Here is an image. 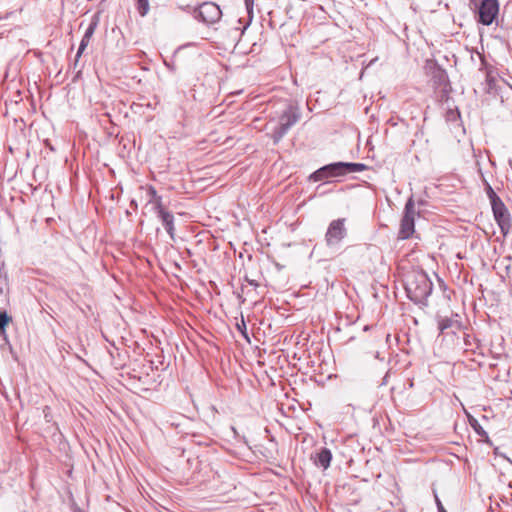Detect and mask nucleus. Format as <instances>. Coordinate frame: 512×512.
<instances>
[{"instance_id":"4be33fe9","label":"nucleus","mask_w":512,"mask_h":512,"mask_svg":"<svg viewBox=\"0 0 512 512\" xmlns=\"http://www.w3.org/2000/svg\"><path fill=\"white\" fill-rule=\"evenodd\" d=\"M249 15L252 14L254 0H244Z\"/></svg>"},{"instance_id":"aec40b11","label":"nucleus","mask_w":512,"mask_h":512,"mask_svg":"<svg viewBox=\"0 0 512 512\" xmlns=\"http://www.w3.org/2000/svg\"><path fill=\"white\" fill-rule=\"evenodd\" d=\"M11 318L8 316L6 311H0V331H4L5 327L10 322Z\"/></svg>"},{"instance_id":"6e6552de","label":"nucleus","mask_w":512,"mask_h":512,"mask_svg":"<svg viewBox=\"0 0 512 512\" xmlns=\"http://www.w3.org/2000/svg\"><path fill=\"white\" fill-rule=\"evenodd\" d=\"M344 176V170L342 162H334L324 165L314 171L310 176L309 180L313 182L323 181L333 177Z\"/></svg>"},{"instance_id":"423d86ee","label":"nucleus","mask_w":512,"mask_h":512,"mask_svg":"<svg viewBox=\"0 0 512 512\" xmlns=\"http://www.w3.org/2000/svg\"><path fill=\"white\" fill-rule=\"evenodd\" d=\"M493 217L497 223V225L500 228L501 233L503 236H506L512 227V219L511 214L504 204V202L501 200L496 201L495 203L491 204Z\"/></svg>"},{"instance_id":"39448f33","label":"nucleus","mask_w":512,"mask_h":512,"mask_svg":"<svg viewBox=\"0 0 512 512\" xmlns=\"http://www.w3.org/2000/svg\"><path fill=\"white\" fill-rule=\"evenodd\" d=\"M416 214L417 213L415 211V203H414L413 197L411 196L405 204L404 214L401 219L400 230H399V238L400 239H408L413 235V233L415 231V216H416Z\"/></svg>"},{"instance_id":"f257e3e1","label":"nucleus","mask_w":512,"mask_h":512,"mask_svg":"<svg viewBox=\"0 0 512 512\" xmlns=\"http://www.w3.org/2000/svg\"><path fill=\"white\" fill-rule=\"evenodd\" d=\"M433 284L426 273L420 272L409 276L405 283L407 297L415 304L426 305L432 292Z\"/></svg>"},{"instance_id":"f8f14e48","label":"nucleus","mask_w":512,"mask_h":512,"mask_svg":"<svg viewBox=\"0 0 512 512\" xmlns=\"http://www.w3.org/2000/svg\"><path fill=\"white\" fill-rule=\"evenodd\" d=\"M311 459L317 467H321L323 470H326L332 461V452L330 449L322 447L315 453V455L311 456Z\"/></svg>"},{"instance_id":"0eeeda50","label":"nucleus","mask_w":512,"mask_h":512,"mask_svg":"<svg viewBox=\"0 0 512 512\" xmlns=\"http://www.w3.org/2000/svg\"><path fill=\"white\" fill-rule=\"evenodd\" d=\"M345 218L333 220L326 231L325 241L328 247H336L347 236Z\"/></svg>"},{"instance_id":"2eb2a0df","label":"nucleus","mask_w":512,"mask_h":512,"mask_svg":"<svg viewBox=\"0 0 512 512\" xmlns=\"http://www.w3.org/2000/svg\"><path fill=\"white\" fill-rule=\"evenodd\" d=\"M463 340H464V345H465L467 350L471 349L473 352H475V349L473 348L474 345H475L476 349L480 348L479 340L476 339L475 337H472L471 335H469L467 333H464Z\"/></svg>"},{"instance_id":"393cba45","label":"nucleus","mask_w":512,"mask_h":512,"mask_svg":"<svg viewBox=\"0 0 512 512\" xmlns=\"http://www.w3.org/2000/svg\"><path fill=\"white\" fill-rule=\"evenodd\" d=\"M242 327L245 329L246 328V325H245V322L244 320L242 319Z\"/></svg>"},{"instance_id":"4468645a","label":"nucleus","mask_w":512,"mask_h":512,"mask_svg":"<svg viewBox=\"0 0 512 512\" xmlns=\"http://www.w3.org/2000/svg\"><path fill=\"white\" fill-rule=\"evenodd\" d=\"M468 421H469V424L470 426L473 428V430L475 431V433L481 437H485L488 439V435L486 433V431L484 430V428L479 424L478 420L476 418H474L473 416H468Z\"/></svg>"},{"instance_id":"412c9836","label":"nucleus","mask_w":512,"mask_h":512,"mask_svg":"<svg viewBox=\"0 0 512 512\" xmlns=\"http://www.w3.org/2000/svg\"><path fill=\"white\" fill-rule=\"evenodd\" d=\"M434 496H435V503H436L438 512H447L446 509L444 508L441 500L439 499L438 495L435 493Z\"/></svg>"},{"instance_id":"dca6fc26","label":"nucleus","mask_w":512,"mask_h":512,"mask_svg":"<svg viewBox=\"0 0 512 512\" xmlns=\"http://www.w3.org/2000/svg\"><path fill=\"white\" fill-rule=\"evenodd\" d=\"M484 186H485L484 189H485V192L487 194V197L490 200V204H493L496 201L501 200V198L496 194V192L494 191L492 186L486 180H484Z\"/></svg>"},{"instance_id":"f03ea898","label":"nucleus","mask_w":512,"mask_h":512,"mask_svg":"<svg viewBox=\"0 0 512 512\" xmlns=\"http://www.w3.org/2000/svg\"><path fill=\"white\" fill-rule=\"evenodd\" d=\"M302 116L301 109L297 103H289L281 113L278 125L273 129L271 138L274 144L279 143L288 131L300 121Z\"/></svg>"},{"instance_id":"ddd939ff","label":"nucleus","mask_w":512,"mask_h":512,"mask_svg":"<svg viewBox=\"0 0 512 512\" xmlns=\"http://www.w3.org/2000/svg\"><path fill=\"white\" fill-rule=\"evenodd\" d=\"M344 176L347 174L362 172L367 169V166L363 163H352V162H342Z\"/></svg>"},{"instance_id":"9d476101","label":"nucleus","mask_w":512,"mask_h":512,"mask_svg":"<svg viewBox=\"0 0 512 512\" xmlns=\"http://www.w3.org/2000/svg\"><path fill=\"white\" fill-rule=\"evenodd\" d=\"M438 329L441 334H453L456 335L462 329V322L458 314L452 315L451 317L437 318Z\"/></svg>"},{"instance_id":"20e7f679","label":"nucleus","mask_w":512,"mask_h":512,"mask_svg":"<svg viewBox=\"0 0 512 512\" xmlns=\"http://www.w3.org/2000/svg\"><path fill=\"white\" fill-rule=\"evenodd\" d=\"M221 16L220 7L214 2H204L193 9V17L207 25L218 22Z\"/></svg>"},{"instance_id":"a878e982","label":"nucleus","mask_w":512,"mask_h":512,"mask_svg":"<svg viewBox=\"0 0 512 512\" xmlns=\"http://www.w3.org/2000/svg\"><path fill=\"white\" fill-rule=\"evenodd\" d=\"M74 512H83V511H82V510H80V509H77V510H75Z\"/></svg>"},{"instance_id":"6ab92c4d","label":"nucleus","mask_w":512,"mask_h":512,"mask_svg":"<svg viewBox=\"0 0 512 512\" xmlns=\"http://www.w3.org/2000/svg\"><path fill=\"white\" fill-rule=\"evenodd\" d=\"M97 25H98V18L94 17L92 19V21L90 22V24L88 25V27H87V29H86V31H85L83 36L86 37V38H90L91 39L93 34H94V32H95V30H96V28H97Z\"/></svg>"},{"instance_id":"1a4fd4ad","label":"nucleus","mask_w":512,"mask_h":512,"mask_svg":"<svg viewBox=\"0 0 512 512\" xmlns=\"http://www.w3.org/2000/svg\"><path fill=\"white\" fill-rule=\"evenodd\" d=\"M499 12L497 0H482L478 8V21L483 25H491Z\"/></svg>"},{"instance_id":"a211bd4d","label":"nucleus","mask_w":512,"mask_h":512,"mask_svg":"<svg viewBox=\"0 0 512 512\" xmlns=\"http://www.w3.org/2000/svg\"><path fill=\"white\" fill-rule=\"evenodd\" d=\"M137 11L143 17L147 15L149 11V2L148 0H136Z\"/></svg>"},{"instance_id":"b1692460","label":"nucleus","mask_w":512,"mask_h":512,"mask_svg":"<svg viewBox=\"0 0 512 512\" xmlns=\"http://www.w3.org/2000/svg\"><path fill=\"white\" fill-rule=\"evenodd\" d=\"M492 80H493L492 78L487 77V81H488L489 85H491Z\"/></svg>"},{"instance_id":"f3484780","label":"nucleus","mask_w":512,"mask_h":512,"mask_svg":"<svg viewBox=\"0 0 512 512\" xmlns=\"http://www.w3.org/2000/svg\"><path fill=\"white\" fill-rule=\"evenodd\" d=\"M90 42V38L82 37V40L80 42L78 51L76 53L75 61H74V68L77 67L79 58L81 57L82 53L85 51L86 47L88 46Z\"/></svg>"},{"instance_id":"7ed1b4c3","label":"nucleus","mask_w":512,"mask_h":512,"mask_svg":"<svg viewBox=\"0 0 512 512\" xmlns=\"http://www.w3.org/2000/svg\"><path fill=\"white\" fill-rule=\"evenodd\" d=\"M150 195L149 203L153 204V210L157 214V217L161 220L166 232L170 238L174 240L175 226H174V215L167 211L162 202V197L157 194L154 187L150 186L148 189Z\"/></svg>"},{"instance_id":"9b49d317","label":"nucleus","mask_w":512,"mask_h":512,"mask_svg":"<svg viewBox=\"0 0 512 512\" xmlns=\"http://www.w3.org/2000/svg\"><path fill=\"white\" fill-rule=\"evenodd\" d=\"M426 70L436 86H441L447 82L448 77L446 71L436 63L427 62Z\"/></svg>"},{"instance_id":"5701e85b","label":"nucleus","mask_w":512,"mask_h":512,"mask_svg":"<svg viewBox=\"0 0 512 512\" xmlns=\"http://www.w3.org/2000/svg\"><path fill=\"white\" fill-rule=\"evenodd\" d=\"M245 281L251 285V286H254V287H257L258 286V283L255 281V280H250L248 279L247 277L245 278Z\"/></svg>"}]
</instances>
